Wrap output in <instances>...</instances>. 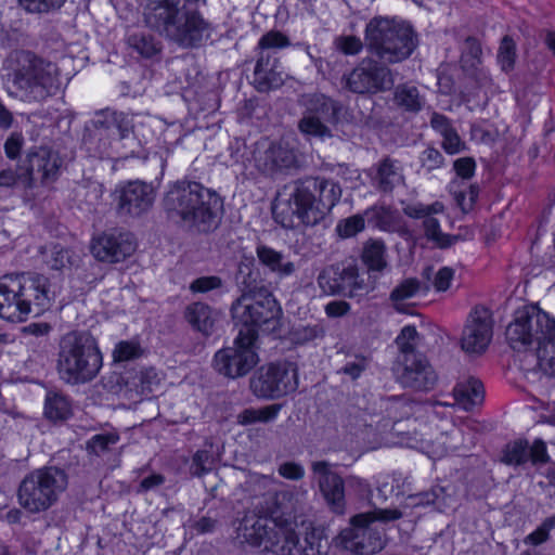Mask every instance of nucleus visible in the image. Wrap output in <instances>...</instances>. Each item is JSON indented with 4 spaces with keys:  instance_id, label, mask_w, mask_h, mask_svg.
I'll return each mask as SVG.
<instances>
[{
    "instance_id": "nucleus-1",
    "label": "nucleus",
    "mask_w": 555,
    "mask_h": 555,
    "mask_svg": "<svg viewBox=\"0 0 555 555\" xmlns=\"http://www.w3.org/2000/svg\"><path fill=\"white\" fill-rule=\"evenodd\" d=\"M340 197L341 188L337 182L309 177L285 185L275 199L272 212L283 228L315 225Z\"/></svg>"
},
{
    "instance_id": "nucleus-2",
    "label": "nucleus",
    "mask_w": 555,
    "mask_h": 555,
    "mask_svg": "<svg viewBox=\"0 0 555 555\" xmlns=\"http://www.w3.org/2000/svg\"><path fill=\"white\" fill-rule=\"evenodd\" d=\"M162 205L169 220L199 234L216 231L223 216L221 196L196 181L173 183L165 193Z\"/></svg>"
},
{
    "instance_id": "nucleus-3",
    "label": "nucleus",
    "mask_w": 555,
    "mask_h": 555,
    "mask_svg": "<svg viewBox=\"0 0 555 555\" xmlns=\"http://www.w3.org/2000/svg\"><path fill=\"white\" fill-rule=\"evenodd\" d=\"M4 66L8 72V92L20 101L39 103L56 94L61 88L60 70L56 64L31 51L11 52Z\"/></svg>"
},
{
    "instance_id": "nucleus-4",
    "label": "nucleus",
    "mask_w": 555,
    "mask_h": 555,
    "mask_svg": "<svg viewBox=\"0 0 555 555\" xmlns=\"http://www.w3.org/2000/svg\"><path fill=\"white\" fill-rule=\"evenodd\" d=\"M505 335L515 350L534 347L539 370L555 376V320L546 312L537 306L518 309Z\"/></svg>"
},
{
    "instance_id": "nucleus-5",
    "label": "nucleus",
    "mask_w": 555,
    "mask_h": 555,
    "mask_svg": "<svg viewBox=\"0 0 555 555\" xmlns=\"http://www.w3.org/2000/svg\"><path fill=\"white\" fill-rule=\"evenodd\" d=\"M48 279L40 274H5L0 278V318L23 322L49 308Z\"/></svg>"
},
{
    "instance_id": "nucleus-6",
    "label": "nucleus",
    "mask_w": 555,
    "mask_h": 555,
    "mask_svg": "<svg viewBox=\"0 0 555 555\" xmlns=\"http://www.w3.org/2000/svg\"><path fill=\"white\" fill-rule=\"evenodd\" d=\"M103 365L96 339L86 331L65 334L57 353L56 370L60 378L69 385L93 380Z\"/></svg>"
},
{
    "instance_id": "nucleus-7",
    "label": "nucleus",
    "mask_w": 555,
    "mask_h": 555,
    "mask_svg": "<svg viewBox=\"0 0 555 555\" xmlns=\"http://www.w3.org/2000/svg\"><path fill=\"white\" fill-rule=\"evenodd\" d=\"M364 44L382 63L395 64L406 60L413 53L417 39L409 24L376 16L365 26Z\"/></svg>"
},
{
    "instance_id": "nucleus-8",
    "label": "nucleus",
    "mask_w": 555,
    "mask_h": 555,
    "mask_svg": "<svg viewBox=\"0 0 555 555\" xmlns=\"http://www.w3.org/2000/svg\"><path fill=\"white\" fill-rule=\"evenodd\" d=\"M364 44L382 63L395 64L406 60L413 53L417 39L409 24L376 16L365 26Z\"/></svg>"
},
{
    "instance_id": "nucleus-9",
    "label": "nucleus",
    "mask_w": 555,
    "mask_h": 555,
    "mask_svg": "<svg viewBox=\"0 0 555 555\" xmlns=\"http://www.w3.org/2000/svg\"><path fill=\"white\" fill-rule=\"evenodd\" d=\"M141 124L138 116L122 112L104 109L95 113L86 128L82 143L87 151L99 157L121 155L122 143L130 140L137 126Z\"/></svg>"
},
{
    "instance_id": "nucleus-10",
    "label": "nucleus",
    "mask_w": 555,
    "mask_h": 555,
    "mask_svg": "<svg viewBox=\"0 0 555 555\" xmlns=\"http://www.w3.org/2000/svg\"><path fill=\"white\" fill-rule=\"evenodd\" d=\"M67 485V474L56 466L35 469L27 474L20 483L18 503L33 514L44 512L57 502Z\"/></svg>"
},
{
    "instance_id": "nucleus-11",
    "label": "nucleus",
    "mask_w": 555,
    "mask_h": 555,
    "mask_svg": "<svg viewBox=\"0 0 555 555\" xmlns=\"http://www.w3.org/2000/svg\"><path fill=\"white\" fill-rule=\"evenodd\" d=\"M231 313L235 324L243 326L242 330L253 328L258 333V328L275 330L282 310L273 295L260 287L258 292H243L232 304Z\"/></svg>"
},
{
    "instance_id": "nucleus-12",
    "label": "nucleus",
    "mask_w": 555,
    "mask_h": 555,
    "mask_svg": "<svg viewBox=\"0 0 555 555\" xmlns=\"http://www.w3.org/2000/svg\"><path fill=\"white\" fill-rule=\"evenodd\" d=\"M402 512L393 508H374L351 518V526L340 532V542L344 548L358 554L371 555L383 548L382 537L378 531L370 528L374 521L388 522L400 519Z\"/></svg>"
},
{
    "instance_id": "nucleus-13",
    "label": "nucleus",
    "mask_w": 555,
    "mask_h": 555,
    "mask_svg": "<svg viewBox=\"0 0 555 555\" xmlns=\"http://www.w3.org/2000/svg\"><path fill=\"white\" fill-rule=\"evenodd\" d=\"M258 333L255 330H240L233 345L222 348L215 353L214 367L228 378H240L247 375L259 362L256 341Z\"/></svg>"
},
{
    "instance_id": "nucleus-14",
    "label": "nucleus",
    "mask_w": 555,
    "mask_h": 555,
    "mask_svg": "<svg viewBox=\"0 0 555 555\" xmlns=\"http://www.w3.org/2000/svg\"><path fill=\"white\" fill-rule=\"evenodd\" d=\"M249 387L257 398L280 399L297 389V365L289 361L262 365L250 377Z\"/></svg>"
},
{
    "instance_id": "nucleus-15",
    "label": "nucleus",
    "mask_w": 555,
    "mask_h": 555,
    "mask_svg": "<svg viewBox=\"0 0 555 555\" xmlns=\"http://www.w3.org/2000/svg\"><path fill=\"white\" fill-rule=\"evenodd\" d=\"M245 513L236 528L237 539L253 546H263L266 551L272 552L273 547L281 542V531L284 525L272 518L271 515L260 506Z\"/></svg>"
},
{
    "instance_id": "nucleus-16",
    "label": "nucleus",
    "mask_w": 555,
    "mask_h": 555,
    "mask_svg": "<svg viewBox=\"0 0 555 555\" xmlns=\"http://www.w3.org/2000/svg\"><path fill=\"white\" fill-rule=\"evenodd\" d=\"M341 105L323 94L312 95L298 121V129L307 137L331 138L330 124L338 121Z\"/></svg>"
},
{
    "instance_id": "nucleus-17",
    "label": "nucleus",
    "mask_w": 555,
    "mask_h": 555,
    "mask_svg": "<svg viewBox=\"0 0 555 555\" xmlns=\"http://www.w3.org/2000/svg\"><path fill=\"white\" fill-rule=\"evenodd\" d=\"M392 370L400 385L417 391L431 390L438 380L435 370L420 352L399 354Z\"/></svg>"
},
{
    "instance_id": "nucleus-18",
    "label": "nucleus",
    "mask_w": 555,
    "mask_h": 555,
    "mask_svg": "<svg viewBox=\"0 0 555 555\" xmlns=\"http://www.w3.org/2000/svg\"><path fill=\"white\" fill-rule=\"evenodd\" d=\"M253 158L255 167L269 177L286 173L300 166L297 151L282 142H257Z\"/></svg>"
},
{
    "instance_id": "nucleus-19",
    "label": "nucleus",
    "mask_w": 555,
    "mask_h": 555,
    "mask_svg": "<svg viewBox=\"0 0 555 555\" xmlns=\"http://www.w3.org/2000/svg\"><path fill=\"white\" fill-rule=\"evenodd\" d=\"M387 64L366 59L358 65L347 78V87L354 93H377L390 90L395 79Z\"/></svg>"
},
{
    "instance_id": "nucleus-20",
    "label": "nucleus",
    "mask_w": 555,
    "mask_h": 555,
    "mask_svg": "<svg viewBox=\"0 0 555 555\" xmlns=\"http://www.w3.org/2000/svg\"><path fill=\"white\" fill-rule=\"evenodd\" d=\"M319 286L330 295L354 297L367 292L353 263H336L324 268L318 276Z\"/></svg>"
},
{
    "instance_id": "nucleus-21",
    "label": "nucleus",
    "mask_w": 555,
    "mask_h": 555,
    "mask_svg": "<svg viewBox=\"0 0 555 555\" xmlns=\"http://www.w3.org/2000/svg\"><path fill=\"white\" fill-rule=\"evenodd\" d=\"M116 209L121 217H141L155 201V188L141 180L128 181L115 190Z\"/></svg>"
},
{
    "instance_id": "nucleus-22",
    "label": "nucleus",
    "mask_w": 555,
    "mask_h": 555,
    "mask_svg": "<svg viewBox=\"0 0 555 555\" xmlns=\"http://www.w3.org/2000/svg\"><path fill=\"white\" fill-rule=\"evenodd\" d=\"M281 542L275 545L272 553L278 555H327L330 543L323 530L312 528L301 539L288 526L280 528Z\"/></svg>"
},
{
    "instance_id": "nucleus-23",
    "label": "nucleus",
    "mask_w": 555,
    "mask_h": 555,
    "mask_svg": "<svg viewBox=\"0 0 555 555\" xmlns=\"http://www.w3.org/2000/svg\"><path fill=\"white\" fill-rule=\"evenodd\" d=\"M327 461H313L310 465L312 479L317 482L326 504L332 512L343 514L346 506L345 480Z\"/></svg>"
},
{
    "instance_id": "nucleus-24",
    "label": "nucleus",
    "mask_w": 555,
    "mask_h": 555,
    "mask_svg": "<svg viewBox=\"0 0 555 555\" xmlns=\"http://www.w3.org/2000/svg\"><path fill=\"white\" fill-rule=\"evenodd\" d=\"M26 182L33 186L39 181L50 184L57 180L61 173L62 158L57 151L48 146L34 147L26 157Z\"/></svg>"
},
{
    "instance_id": "nucleus-25",
    "label": "nucleus",
    "mask_w": 555,
    "mask_h": 555,
    "mask_svg": "<svg viewBox=\"0 0 555 555\" xmlns=\"http://www.w3.org/2000/svg\"><path fill=\"white\" fill-rule=\"evenodd\" d=\"M493 321L491 312L485 307H476L468 315L464 326L461 345L466 352L480 353L492 338Z\"/></svg>"
},
{
    "instance_id": "nucleus-26",
    "label": "nucleus",
    "mask_w": 555,
    "mask_h": 555,
    "mask_svg": "<svg viewBox=\"0 0 555 555\" xmlns=\"http://www.w3.org/2000/svg\"><path fill=\"white\" fill-rule=\"evenodd\" d=\"M135 248L132 234L112 230L93 240L91 253L100 261L114 263L130 257Z\"/></svg>"
},
{
    "instance_id": "nucleus-27",
    "label": "nucleus",
    "mask_w": 555,
    "mask_h": 555,
    "mask_svg": "<svg viewBox=\"0 0 555 555\" xmlns=\"http://www.w3.org/2000/svg\"><path fill=\"white\" fill-rule=\"evenodd\" d=\"M285 74L281 69L276 55L256 54L254 83L258 91L266 92L284 83Z\"/></svg>"
},
{
    "instance_id": "nucleus-28",
    "label": "nucleus",
    "mask_w": 555,
    "mask_h": 555,
    "mask_svg": "<svg viewBox=\"0 0 555 555\" xmlns=\"http://www.w3.org/2000/svg\"><path fill=\"white\" fill-rule=\"evenodd\" d=\"M255 253L259 263L279 279H286L297 272L296 263L282 251L263 243H258Z\"/></svg>"
},
{
    "instance_id": "nucleus-29",
    "label": "nucleus",
    "mask_w": 555,
    "mask_h": 555,
    "mask_svg": "<svg viewBox=\"0 0 555 555\" xmlns=\"http://www.w3.org/2000/svg\"><path fill=\"white\" fill-rule=\"evenodd\" d=\"M306 493V490L299 491L295 487L274 492L269 496L272 505L266 506L264 509L272 518H276V521L288 525L287 519H282V516H292L295 514L299 504L298 495Z\"/></svg>"
},
{
    "instance_id": "nucleus-30",
    "label": "nucleus",
    "mask_w": 555,
    "mask_h": 555,
    "mask_svg": "<svg viewBox=\"0 0 555 555\" xmlns=\"http://www.w3.org/2000/svg\"><path fill=\"white\" fill-rule=\"evenodd\" d=\"M403 181L404 177L399 162L391 158H385L379 162L372 177L373 185L383 193L392 192Z\"/></svg>"
},
{
    "instance_id": "nucleus-31",
    "label": "nucleus",
    "mask_w": 555,
    "mask_h": 555,
    "mask_svg": "<svg viewBox=\"0 0 555 555\" xmlns=\"http://www.w3.org/2000/svg\"><path fill=\"white\" fill-rule=\"evenodd\" d=\"M184 318L197 332L205 336L211 334L216 319L208 305L199 301L190 304L184 310Z\"/></svg>"
},
{
    "instance_id": "nucleus-32",
    "label": "nucleus",
    "mask_w": 555,
    "mask_h": 555,
    "mask_svg": "<svg viewBox=\"0 0 555 555\" xmlns=\"http://www.w3.org/2000/svg\"><path fill=\"white\" fill-rule=\"evenodd\" d=\"M450 490V486H435L430 489V491L418 493L415 495H410V503L408 505L421 506L434 504L438 511L442 512L446 508L450 507L454 501Z\"/></svg>"
},
{
    "instance_id": "nucleus-33",
    "label": "nucleus",
    "mask_w": 555,
    "mask_h": 555,
    "mask_svg": "<svg viewBox=\"0 0 555 555\" xmlns=\"http://www.w3.org/2000/svg\"><path fill=\"white\" fill-rule=\"evenodd\" d=\"M455 402L465 411H470L483 400V387L477 379H469L466 383H460L453 389Z\"/></svg>"
},
{
    "instance_id": "nucleus-34",
    "label": "nucleus",
    "mask_w": 555,
    "mask_h": 555,
    "mask_svg": "<svg viewBox=\"0 0 555 555\" xmlns=\"http://www.w3.org/2000/svg\"><path fill=\"white\" fill-rule=\"evenodd\" d=\"M399 108L408 113H418L426 104V99L417 87L403 83L397 86L393 96Z\"/></svg>"
},
{
    "instance_id": "nucleus-35",
    "label": "nucleus",
    "mask_w": 555,
    "mask_h": 555,
    "mask_svg": "<svg viewBox=\"0 0 555 555\" xmlns=\"http://www.w3.org/2000/svg\"><path fill=\"white\" fill-rule=\"evenodd\" d=\"M369 224L383 231H393L399 225V214L385 205H374L364 210Z\"/></svg>"
},
{
    "instance_id": "nucleus-36",
    "label": "nucleus",
    "mask_w": 555,
    "mask_h": 555,
    "mask_svg": "<svg viewBox=\"0 0 555 555\" xmlns=\"http://www.w3.org/2000/svg\"><path fill=\"white\" fill-rule=\"evenodd\" d=\"M44 415L53 422L65 421L72 415L69 400L57 392H48L44 401Z\"/></svg>"
},
{
    "instance_id": "nucleus-37",
    "label": "nucleus",
    "mask_w": 555,
    "mask_h": 555,
    "mask_svg": "<svg viewBox=\"0 0 555 555\" xmlns=\"http://www.w3.org/2000/svg\"><path fill=\"white\" fill-rule=\"evenodd\" d=\"M291 46L289 38L280 30H269L263 34L256 48V54L264 55L271 54L276 55V50L284 49Z\"/></svg>"
},
{
    "instance_id": "nucleus-38",
    "label": "nucleus",
    "mask_w": 555,
    "mask_h": 555,
    "mask_svg": "<svg viewBox=\"0 0 555 555\" xmlns=\"http://www.w3.org/2000/svg\"><path fill=\"white\" fill-rule=\"evenodd\" d=\"M450 192L460 209L466 214L472 210L478 195L479 186L476 184L465 185L460 184L457 181H452L450 184Z\"/></svg>"
},
{
    "instance_id": "nucleus-39",
    "label": "nucleus",
    "mask_w": 555,
    "mask_h": 555,
    "mask_svg": "<svg viewBox=\"0 0 555 555\" xmlns=\"http://www.w3.org/2000/svg\"><path fill=\"white\" fill-rule=\"evenodd\" d=\"M385 245L382 241H370L364 245L362 259L371 272L383 271L387 262L385 260Z\"/></svg>"
},
{
    "instance_id": "nucleus-40",
    "label": "nucleus",
    "mask_w": 555,
    "mask_h": 555,
    "mask_svg": "<svg viewBox=\"0 0 555 555\" xmlns=\"http://www.w3.org/2000/svg\"><path fill=\"white\" fill-rule=\"evenodd\" d=\"M128 46L143 57H152L160 48L154 37L146 33H134L127 38Z\"/></svg>"
},
{
    "instance_id": "nucleus-41",
    "label": "nucleus",
    "mask_w": 555,
    "mask_h": 555,
    "mask_svg": "<svg viewBox=\"0 0 555 555\" xmlns=\"http://www.w3.org/2000/svg\"><path fill=\"white\" fill-rule=\"evenodd\" d=\"M529 461V443L518 439L505 446L502 462L507 465L520 466Z\"/></svg>"
},
{
    "instance_id": "nucleus-42",
    "label": "nucleus",
    "mask_w": 555,
    "mask_h": 555,
    "mask_svg": "<svg viewBox=\"0 0 555 555\" xmlns=\"http://www.w3.org/2000/svg\"><path fill=\"white\" fill-rule=\"evenodd\" d=\"M422 284L415 278H409L398 284L390 293V300L396 310L401 311L400 302L414 297L421 291Z\"/></svg>"
},
{
    "instance_id": "nucleus-43",
    "label": "nucleus",
    "mask_w": 555,
    "mask_h": 555,
    "mask_svg": "<svg viewBox=\"0 0 555 555\" xmlns=\"http://www.w3.org/2000/svg\"><path fill=\"white\" fill-rule=\"evenodd\" d=\"M423 227L427 238L436 242L440 247H449L456 240L455 236L442 233L438 219L433 216H426L423 220Z\"/></svg>"
},
{
    "instance_id": "nucleus-44",
    "label": "nucleus",
    "mask_w": 555,
    "mask_h": 555,
    "mask_svg": "<svg viewBox=\"0 0 555 555\" xmlns=\"http://www.w3.org/2000/svg\"><path fill=\"white\" fill-rule=\"evenodd\" d=\"M258 272L254 270V260L246 259L238 263L236 281L244 286L243 292H258L257 288Z\"/></svg>"
},
{
    "instance_id": "nucleus-45",
    "label": "nucleus",
    "mask_w": 555,
    "mask_h": 555,
    "mask_svg": "<svg viewBox=\"0 0 555 555\" xmlns=\"http://www.w3.org/2000/svg\"><path fill=\"white\" fill-rule=\"evenodd\" d=\"M119 440V436L115 433L94 435L87 442V450L94 455H101L112 449Z\"/></svg>"
},
{
    "instance_id": "nucleus-46",
    "label": "nucleus",
    "mask_w": 555,
    "mask_h": 555,
    "mask_svg": "<svg viewBox=\"0 0 555 555\" xmlns=\"http://www.w3.org/2000/svg\"><path fill=\"white\" fill-rule=\"evenodd\" d=\"M325 336V327L320 324L306 325L297 327L292 333V339L295 344L305 345Z\"/></svg>"
},
{
    "instance_id": "nucleus-47",
    "label": "nucleus",
    "mask_w": 555,
    "mask_h": 555,
    "mask_svg": "<svg viewBox=\"0 0 555 555\" xmlns=\"http://www.w3.org/2000/svg\"><path fill=\"white\" fill-rule=\"evenodd\" d=\"M214 457L211 453L207 450H198L192 456L189 469L192 476L202 477L211 472Z\"/></svg>"
},
{
    "instance_id": "nucleus-48",
    "label": "nucleus",
    "mask_w": 555,
    "mask_h": 555,
    "mask_svg": "<svg viewBox=\"0 0 555 555\" xmlns=\"http://www.w3.org/2000/svg\"><path fill=\"white\" fill-rule=\"evenodd\" d=\"M365 225V216L363 215H353L346 219L340 220L336 225L337 234L343 238L352 237L362 230H364Z\"/></svg>"
},
{
    "instance_id": "nucleus-49",
    "label": "nucleus",
    "mask_w": 555,
    "mask_h": 555,
    "mask_svg": "<svg viewBox=\"0 0 555 555\" xmlns=\"http://www.w3.org/2000/svg\"><path fill=\"white\" fill-rule=\"evenodd\" d=\"M516 57V46L514 40L505 36L503 37L499 51H498V62L504 72H508L514 68Z\"/></svg>"
},
{
    "instance_id": "nucleus-50",
    "label": "nucleus",
    "mask_w": 555,
    "mask_h": 555,
    "mask_svg": "<svg viewBox=\"0 0 555 555\" xmlns=\"http://www.w3.org/2000/svg\"><path fill=\"white\" fill-rule=\"evenodd\" d=\"M386 410L395 422L408 418L413 413V405L404 398L391 397L387 400Z\"/></svg>"
},
{
    "instance_id": "nucleus-51",
    "label": "nucleus",
    "mask_w": 555,
    "mask_h": 555,
    "mask_svg": "<svg viewBox=\"0 0 555 555\" xmlns=\"http://www.w3.org/2000/svg\"><path fill=\"white\" fill-rule=\"evenodd\" d=\"M142 349L138 343L120 341L113 351V358L116 362L130 361L139 358Z\"/></svg>"
},
{
    "instance_id": "nucleus-52",
    "label": "nucleus",
    "mask_w": 555,
    "mask_h": 555,
    "mask_svg": "<svg viewBox=\"0 0 555 555\" xmlns=\"http://www.w3.org/2000/svg\"><path fill=\"white\" fill-rule=\"evenodd\" d=\"M18 2L29 13H49L59 10L65 0H18Z\"/></svg>"
},
{
    "instance_id": "nucleus-53",
    "label": "nucleus",
    "mask_w": 555,
    "mask_h": 555,
    "mask_svg": "<svg viewBox=\"0 0 555 555\" xmlns=\"http://www.w3.org/2000/svg\"><path fill=\"white\" fill-rule=\"evenodd\" d=\"M335 48L346 55H356L362 49L364 41L362 42L360 38L356 36H339L334 40Z\"/></svg>"
},
{
    "instance_id": "nucleus-54",
    "label": "nucleus",
    "mask_w": 555,
    "mask_h": 555,
    "mask_svg": "<svg viewBox=\"0 0 555 555\" xmlns=\"http://www.w3.org/2000/svg\"><path fill=\"white\" fill-rule=\"evenodd\" d=\"M223 281L221 278L217 275H209V276H201L195 279L190 284V291L192 293H208L210 291L218 289L222 287Z\"/></svg>"
},
{
    "instance_id": "nucleus-55",
    "label": "nucleus",
    "mask_w": 555,
    "mask_h": 555,
    "mask_svg": "<svg viewBox=\"0 0 555 555\" xmlns=\"http://www.w3.org/2000/svg\"><path fill=\"white\" fill-rule=\"evenodd\" d=\"M417 336L416 328L414 326H404L401 333L396 338V344L400 349V354H406L408 352H416L414 349L413 341Z\"/></svg>"
},
{
    "instance_id": "nucleus-56",
    "label": "nucleus",
    "mask_w": 555,
    "mask_h": 555,
    "mask_svg": "<svg viewBox=\"0 0 555 555\" xmlns=\"http://www.w3.org/2000/svg\"><path fill=\"white\" fill-rule=\"evenodd\" d=\"M369 361L363 356H354L343 367L341 372L352 379L358 378L367 367Z\"/></svg>"
},
{
    "instance_id": "nucleus-57",
    "label": "nucleus",
    "mask_w": 555,
    "mask_h": 555,
    "mask_svg": "<svg viewBox=\"0 0 555 555\" xmlns=\"http://www.w3.org/2000/svg\"><path fill=\"white\" fill-rule=\"evenodd\" d=\"M529 461L533 465L546 464L550 461L546 444L542 439H535L532 446H529Z\"/></svg>"
},
{
    "instance_id": "nucleus-58",
    "label": "nucleus",
    "mask_w": 555,
    "mask_h": 555,
    "mask_svg": "<svg viewBox=\"0 0 555 555\" xmlns=\"http://www.w3.org/2000/svg\"><path fill=\"white\" fill-rule=\"evenodd\" d=\"M420 160L422 166L430 171L439 168L443 164V156L438 150L427 147L422 152Z\"/></svg>"
},
{
    "instance_id": "nucleus-59",
    "label": "nucleus",
    "mask_w": 555,
    "mask_h": 555,
    "mask_svg": "<svg viewBox=\"0 0 555 555\" xmlns=\"http://www.w3.org/2000/svg\"><path fill=\"white\" fill-rule=\"evenodd\" d=\"M278 473L285 479L300 480L305 477V468L301 464L296 462H284L279 468Z\"/></svg>"
},
{
    "instance_id": "nucleus-60",
    "label": "nucleus",
    "mask_w": 555,
    "mask_h": 555,
    "mask_svg": "<svg viewBox=\"0 0 555 555\" xmlns=\"http://www.w3.org/2000/svg\"><path fill=\"white\" fill-rule=\"evenodd\" d=\"M454 278V270L450 267L440 268L434 276L433 286L437 292H446Z\"/></svg>"
},
{
    "instance_id": "nucleus-61",
    "label": "nucleus",
    "mask_w": 555,
    "mask_h": 555,
    "mask_svg": "<svg viewBox=\"0 0 555 555\" xmlns=\"http://www.w3.org/2000/svg\"><path fill=\"white\" fill-rule=\"evenodd\" d=\"M24 139L22 134L12 133L4 143V152L8 158L16 159L23 147Z\"/></svg>"
},
{
    "instance_id": "nucleus-62",
    "label": "nucleus",
    "mask_w": 555,
    "mask_h": 555,
    "mask_svg": "<svg viewBox=\"0 0 555 555\" xmlns=\"http://www.w3.org/2000/svg\"><path fill=\"white\" fill-rule=\"evenodd\" d=\"M442 146L449 154H456L461 151L463 143L454 128H451L443 135Z\"/></svg>"
},
{
    "instance_id": "nucleus-63",
    "label": "nucleus",
    "mask_w": 555,
    "mask_h": 555,
    "mask_svg": "<svg viewBox=\"0 0 555 555\" xmlns=\"http://www.w3.org/2000/svg\"><path fill=\"white\" fill-rule=\"evenodd\" d=\"M165 481L166 478L164 475L156 473L151 474L150 476L142 478L137 489V493H145L155 490L163 486Z\"/></svg>"
},
{
    "instance_id": "nucleus-64",
    "label": "nucleus",
    "mask_w": 555,
    "mask_h": 555,
    "mask_svg": "<svg viewBox=\"0 0 555 555\" xmlns=\"http://www.w3.org/2000/svg\"><path fill=\"white\" fill-rule=\"evenodd\" d=\"M475 168V160L470 157L459 158L454 162L456 175L464 180L470 179L474 176Z\"/></svg>"
}]
</instances>
